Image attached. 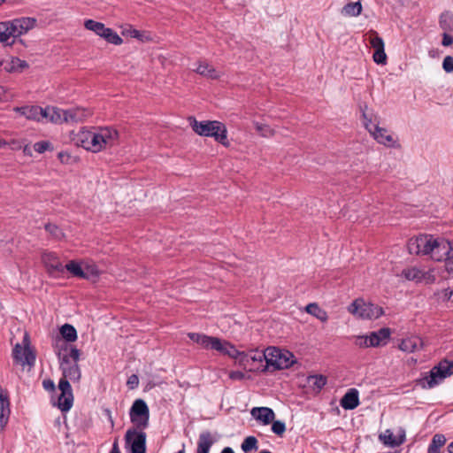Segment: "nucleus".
I'll return each mask as SVG.
<instances>
[{
    "label": "nucleus",
    "instance_id": "obj_1",
    "mask_svg": "<svg viewBox=\"0 0 453 453\" xmlns=\"http://www.w3.org/2000/svg\"><path fill=\"white\" fill-rule=\"evenodd\" d=\"M73 142L91 153L113 147L119 140L118 131L110 126L84 127L71 134Z\"/></svg>",
    "mask_w": 453,
    "mask_h": 453
},
{
    "label": "nucleus",
    "instance_id": "obj_2",
    "mask_svg": "<svg viewBox=\"0 0 453 453\" xmlns=\"http://www.w3.org/2000/svg\"><path fill=\"white\" fill-rule=\"evenodd\" d=\"M408 250L412 255L428 256L434 261H446L447 268L452 270L453 243L441 237L420 234L408 242Z\"/></svg>",
    "mask_w": 453,
    "mask_h": 453
},
{
    "label": "nucleus",
    "instance_id": "obj_3",
    "mask_svg": "<svg viewBox=\"0 0 453 453\" xmlns=\"http://www.w3.org/2000/svg\"><path fill=\"white\" fill-rule=\"evenodd\" d=\"M60 362L59 368L62 372V378L58 382V388L61 391L58 399V407L62 411H68L73 403V395L69 380L73 382H78L81 380V372L78 364L69 360L68 356H60V351L58 353Z\"/></svg>",
    "mask_w": 453,
    "mask_h": 453
},
{
    "label": "nucleus",
    "instance_id": "obj_4",
    "mask_svg": "<svg viewBox=\"0 0 453 453\" xmlns=\"http://www.w3.org/2000/svg\"><path fill=\"white\" fill-rule=\"evenodd\" d=\"M130 418L135 427L129 428L125 434V449L127 453H142V398L133 403Z\"/></svg>",
    "mask_w": 453,
    "mask_h": 453
},
{
    "label": "nucleus",
    "instance_id": "obj_5",
    "mask_svg": "<svg viewBox=\"0 0 453 453\" xmlns=\"http://www.w3.org/2000/svg\"><path fill=\"white\" fill-rule=\"evenodd\" d=\"M193 131L200 136L212 137L225 147H229L227 129L224 123L218 120L198 121L195 117L188 119Z\"/></svg>",
    "mask_w": 453,
    "mask_h": 453
},
{
    "label": "nucleus",
    "instance_id": "obj_6",
    "mask_svg": "<svg viewBox=\"0 0 453 453\" xmlns=\"http://www.w3.org/2000/svg\"><path fill=\"white\" fill-rule=\"evenodd\" d=\"M68 272L78 280H92L99 276L101 270L96 264L88 259L70 260L64 265V273Z\"/></svg>",
    "mask_w": 453,
    "mask_h": 453
},
{
    "label": "nucleus",
    "instance_id": "obj_7",
    "mask_svg": "<svg viewBox=\"0 0 453 453\" xmlns=\"http://www.w3.org/2000/svg\"><path fill=\"white\" fill-rule=\"evenodd\" d=\"M453 374V362L448 360L441 361L434 366L429 374L417 380V385L420 388H433L439 385L444 379Z\"/></svg>",
    "mask_w": 453,
    "mask_h": 453
},
{
    "label": "nucleus",
    "instance_id": "obj_8",
    "mask_svg": "<svg viewBox=\"0 0 453 453\" xmlns=\"http://www.w3.org/2000/svg\"><path fill=\"white\" fill-rule=\"evenodd\" d=\"M83 26L86 30L102 38L108 43L120 45L123 42L122 38L113 29L107 27L102 22L92 19H86L83 21Z\"/></svg>",
    "mask_w": 453,
    "mask_h": 453
},
{
    "label": "nucleus",
    "instance_id": "obj_9",
    "mask_svg": "<svg viewBox=\"0 0 453 453\" xmlns=\"http://www.w3.org/2000/svg\"><path fill=\"white\" fill-rule=\"evenodd\" d=\"M349 311L361 319H375L383 314L381 307L371 303H365L363 299L355 300L348 308Z\"/></svg>",
    "mask_w": 453,
    "mask_h": 453
},
{
    "label": "nucleus",
    "instance_id": "obj_10",
    "mask_svg": "<svg viewBox=\"0 0 453 453\" xmlns=\"http://www.w3.org/2000/svg\"><path fill=\"white\" fill-rule=\"evenodd\" d=\"M22 343H17L12 349V357L17 364L32 366L35 362V353L30 348V341L27 334H25Z\"/></svg>",
    "mask_w": 453,
    "mask_h": 453
},
{
    "label": "nucleus",
    "instance_id": "obj_11",
    "mask_svg": "<svg viewBox=\"0 0 453 453\" xmlns=\"http://www.w3.org/2000/svg\"><path fill=\"white\" fill-rule=\"evenodd\" d=\"M6 21L15 42L18 38L27 35L37 27V19L34 17H20Z\"/></svg>",
    "mask_w": 453,
    "mask_h": 453
},
{
    "label": "nucleus",
    "instance_id": "obj_12",
    "mask_svg": "<svg viewBox=\"0 0 453 453\" xmlns=\"http://www.w3.org/2000/svg\"><path fill=\"white\" fill-rule=\"evenodd\" d=\"M267 356L269 357L268 366L272 365L276 369L288 368L295 363L294 355L291 352L275 347L267 348Z\"/></svg>",
    "mask_w": 453,
    "mask_h": 453
},
{
    "label": "nucleus",
    "instance_id": "obj_13",
    "mask_svg": "<svg viewBox=\"0 0 453 453\" xmlns=\"http://www.w3.org/2000/svg\"><path fill=\"white\" fill-rule=\"evenodd\" d=\"M365 129L378 143L382 144L388 148L400 147L397 142V139L389 134L387 128L381 127L379 125L371 126L370 122L365 124Z\"/></svg>",
    "mask_w": 453,
    "mask_h": 453
},
{
    "label": "nucleus",
    "instance_id": "obj_14",
    "mask_svg": "<svg viewBox=\"0 0 453 453\" xmlns=\"http://www.w3.org/2000/svg\"><path fill=\"white\" fill-rule=\"evenodd\" d=\"M367 36L371 47L374 50L372 55L373 61L377 64L385 65L387 62V55L385 53L383 39L372 29L367 33Z\"/></svg>",
    "mask_w": 453,
    "mask_h": 453
},
{
    "label": "nucleus",
    "instance_id": "obj_15",
    "mask_svg": "<svg viewBox=\"0 0 453 453\" xmlns=\"http://www.w3.org/2000/svg\"><path fill=\"white\" fill-rule=\"evenodd\" d=\"M401 276L406 280L416 281L417 283L422 280L426 281V283L434 280V276L430 272L421 270L416 266L403 269Z\"/></svg>",
    "mask_w": 453,
    "mask_h": 453
},
{
    "label": "nucleus",
    "instance_id": "obj_16",
    "mask_svg": "<svg viewBox=\"0 0 453 453\" xmlns=\"http://www.w3.org/2000/svg\"><path fill=\"white\" fill-rule=\"evenodd\" d=\"M41 121L61 124L65 122V110L55 106L42 108Z\"/></svg>",
    "mask_w": 453,
    "mask_h": 453
},
{
    "label": "nucleus",
    "instance_id": "obj_17",
    "mask_svg": "<svg viewBox=\"0 0 453 453\" xmlns=\"http://www.w3.org/2000/svg\"><path fill=\"white\" fill-rule=\"evenodd\" d=\"M241 365L244 367L250 365V362H257L262 363L263 360H265L266 365H268L269 357L267 356V349L264 351L260 350H250L248 353L240 352L238 354V358H236Z\"/></svg>",
    "mask_w": 453,
    "mask_h": 453
},
{
    "label": "nucleus",
    "instance_id": "obj_18",
    "mask_svg": "<svg viewBox=\"0 0 453 453\" xmlns=\"http://www.w3.org/2000/svg\"><path fill=\"white\" fill-rule=\"evenodd\" d=\"M91 109L82 106H77L65 110V122L78 123L82 122L92 116Z\"/></svg>",
    "mask_w": 453,
    "mask_h": 453
},
{
    "label": "nucleus",
    "instance_id": "obj_19",
    "mask_svg": "<svg viewBox=\"0 0 453 453\" xmlns=\"http://www.w3.org/2000/svg\"><path fill=\"white\" fill-rule=\"evenodd\" d=\"M42 261L50 273H64V265L53 252H44Z\"/></svg>",
    "mask_w": 453,
    "mask_h": 453
},
{
    "label": "nucleus",
    "instance_id": "obj_20",
    "mask_svg": "<svg viewBox=\"0 0 453 453\" xmlns=\"http://www.w3.org/2000/svg\"><path fill=\"white\" fill-rule=\"evenodd\" d=\"M380 440L387 446L397 447L403 443L405 440V432L403 429H399L397 434H395L390 429H387L383 434L380 435Z\"/></svg>",
    "mask_w": 453,
    "mask_h": 453
},
{
    "label": "nucleus",
    "instance_id": "obj_21",
    "mask_svg": "<svg viewBox=\"0 0 453 453\" xmlns=\"http://www.w3.org/2000/svg\"><path fill=\"white\" fill-rule=\"evenodd\" d=\"M13 111L18 114V116H22L28 120L41 122L42 107L35 105H25L21 107H15L13 108Z\"/></svg>",
    "mask_w": 453,
    "mask_h": 453
},
{
    "label": "nucleus",
    "instance_id": "obj_22",
    "mask_svg": "<svg viewBox=\"0 0 453 453\" xmlns=\"http://www.w3.org/2000/svg\"><path fill=\"white\" fill-rule=\"evenodd\" d=\"M391 331L388 327L369 334V344L372 347H380L387 344L390 338Z\"/></svg>",
    "mask_w": 453,
    "mask_h": 453
},
{
    "label": "nucleus",
    "instance_id": "obj_23",
    "mask_svg": "<svg viewBox=\"0 0 453 453\" xmlns=\"http://www.w3.org/2000/svg\"><path fill=\"white\" fill-rule=\"evenodd\" d=\"M221 354L227 355L233 358H238L239 351L228 342L215 337L212 349Z\"/></svg>",
    "mask_w": 453,
    "mask_h": 453
},
{
    "label": "nucleus",
    "instance_id": "obj_24",
    "mask_svg": "<svg viewBox=\"0 0 453 453\" xmlns=\"http://www.w3.org/2000/svg\"><path fill=\"white\" fill-rule=\"evenodd\" d=\"M10 412L8 392L0 388V426L2 428L7 424Z\"/></svg>",
    "mask_w": 453,
    "mask_h": 453
},
{
    "label": "nucleus",
    "instance_id": "obj_25",
    "mask_svg": "<svg viewBox=\"0 0 453 453\" xmlns=\"http://www.w3.org/2000/svg\"><path fill=\"white\" fill-rule=\"evenodd\" d=\"M250 413L257 420L261 421L264 425L272 423L275 417L273 411L268 407H254Z\"/></svg>",
    "mask_w": 453,
    "mask_h": 453
},
{
    "label": "nucleus",
    "instance_id": "obj_26",
    "mask_svg": "<svg viewBox=\"0 0 453 453\" xmlns=\"http://www.w3.org/2000/svg\"><path fill=\"white\" fill-rule=\"evenodd\" d=\"M216 442V438L209 431L199 434L196 453H209L211 446Z\"/></svg>",
    "mask_w": 453,
    "mask_h": 453
},
{
    "label": "nucleus",
    "instance_id": "obj_27",
    "mask_svg": "<svg viewBox=\"0 0 453 453\" xmlns=\"http://www.w3.org/2000/svg\"><path fill=\"white\" fill-rule=\"evenodd\" d=\"M423 348V341L418 336H411L403 339L399 344V349L407 353H412Z\"/></svg>",
    "mask_w": 453,
    "mask_h": 453
},
{
    "label": "nucleus",
    "instance_id": "obj_28",
    "mask_svg": "<svg viewBox=\"0 0 453 453\" xmlns=\"http://www.w3.org/2000/svg\"><path fill=\"white\" fill-rule=\"evenodd\" d=\"M193 71L202 76L213 80L220 77V74L216 71V69L206 61H198L196 63Z\"/></svg>",
    "mask_w": 453,
    "mask_h": 453
},
{
    "label": "nucleus",
    "instance_id": "obj_29",
    "mask_svg": "<svg viewBox=\"0 0 453 453\" xmlns=\"http://www.w3.org/2000/svg\"><path fill=\"white\" fill-rule=\"evenodd\" d=\"M341 406L345 410H353L359 405L358 391L350 388L341 399Z\"/></svg>",
    "mask_w": 453,
    "mask_h": 453
},
{
    "label": "nucleus",
    "instance_id": "obj_30",
    "mask_svg": "<svg viewBox=\"0 0 453 453\" xmlns=\"http://www.w3.org/2000/svg\"><path fill=\"white\" fill-rule=\"evenodd\" d=\"M28 66L25 60L16 57H11L4 60V70L8 73L21 72Z\"/></svg>",
    "mask_w": 453,
    "mask_h": 453
},
{
    "label": "nucleus",
    "instance_id": "obj_31",
    "mask_svg": "<svg viewBox=\"0 0 453 453\" xmlns=\"http://www.w3.org/2000/svg\"><path fill=\"white\" fill-rule=\"evenodd\" d=\"M60 334L62 339H58L57 343L65 344L67 342H73L77 339V332L73 326L70 324H65L60 328Z\"/></svg>",
    "mask_w": 453,
    "mask_h": 453
},
{
    "label": "nucleus",
    "instance_id": "obj_32",
    "mask_svg": "<svg viewBox=\"0 0 453 453\" xmlns=\"http://www.w3.org/2000/svg\"><path fill=\"white\" fill-rule=\"evenodd\" d=\"M0 43L5 46H12L15 43L6 20L0 22Z\"/></svg>",
    "mask_w": 453,
    "mask_h": 453
},
{
    "label": "nucleus",
    "instance_id": "obj_33",
    "mask_svg": "<svg viewBox=\"0 0 453 453\" xmlns=\"http://www.w3.org/2000/svg\"><path fill=\"white\" fill-rule=\"evenodd\" d=\"M362 12V4L359 1L349 3L342 10V13L347 17H357Z\"/></svg>",
    "mask_w": 453,
    "mask_h": 453
},
{
    "label": "nucleus",
    "instance_id": "obj_34",
    "mask_svg": "<svg viewBox=\"0 0 453 453\" xmlns=\"http://www.w3.org/2000/svg\"><path fill=\"white\" fill-rule=\"evenodd\" d=\"M305 311L309 314L316 317L318 319H319L322 322L326 321L328 319L327 313L324 310L320 309L319 307V305L315 303H309L308 305H306Z\"/></svg>",
    "mask_w": 453,
    "mask_h": 453
},
{
    "label": "nucleus",
    "instance_id": "obj_35",
    "mask_svg": "<svg viewBox=\"0 0 453 453\" xmlns=\"http://www.w3.org/2000/svg\"><path fill=\"white\" fill-rule=\"evenodd\" d=\"M440 26L444 31L453 30V15L449 12H445L440 16Z\"/></svg>",
    "mask_w": 453,
    "mask_h": 453
},
{
    "label": "nucleus",
    "instance_id": "obj_36",
    "mask_svg": "<svg viewBox=\"0 0 453 453\" xmlns=\"http://www.w3.org/2000/svg\"><path fill=\"white\" fill-rule=\"evenodd\" d=\"M254 127L257 132L263 137L270 138L275 134V131L267 124H263L259 122H254Z\"/></svg>",
    "mask_w": 453,
    "mask_h": 453
},
{
    "label": "nucleus",
    "instance_id": "obj_37",
    "mask_svg": "<svg viewBox=\"0 0 453 453\" xmlns=\"http://www.w3.org/2000/svg\"><path fill=\"white\" fill-rule=\"evenodd\" d=\"M308 382L313 389L320 390L326 384V378L323 375L309 376Z\"/></svg>",
    "mask_w": 453,
    "mask_h": 453
},
{
    "label": "nucleus",
    "instance_id": "obj_38",
    "mask_svg": "<svg viewBox=\"0 0 453 453\" xmlns=\"http://www.w3.org/2000/svg\"><path fill=\"white\" fill-rule=\"evenodd\" d=\"M242 449L244 452H249L252 449H257V440L254 436H248L242 443Z\"/></svg>",
    "mask_w": 453,
    "mask_h": 453
},
{
    "label": "nucleus",
    "instance_id": "obj_39",
    "mask_svg": "<svg viewBox=\"0 0 453 453\" xmlns=\"http://www.w3.org/2000/svg\"><path fill=\"white\" fill-rule=\"evenodd\" d=\"M272 431L275 434H277L279 436H282L283 434L286 431V425H285V423L283 421H280V420L273 421Z\"/></svg>",
    "mask_w": 453,
    "mask_h": 453
},
{
    "label": "nucleus",
    "instance_id": "obj_40",
    "mask_svg": "<svg viewBox=\"0 0 453 453\" xmlns=\"http://www.w3.org/2000/svg\"><path fill=\"white\" fill-rule=\"evenodd\" d=\"M34 148L38 153H43L46 150H51L53 149L52 144L48 141H40L35 142Z\"/></svg>",
    "mask_w": 453,
    "mask_h": 453
},
{
    "label": "nucleus",
    "instance_id": "obj_41",
    "mask_svg": "<svg viewBox=\"0 0 453 453\" xmlns=\"http://www.w3.org/2000/svg\"><path fill=\"white\" fill-rule=\"evenodd\" d=\"M446 442V438L441 434H436L433 436L432 441L429 444L430 446L434 448L441 449Z\"/></svg>",
    "mask_w": 453,
    "mask_h": 453
},
{
    "label": "nucleus",
    "instance_id": "obj_42",
    "mask_svg": "<svg viewBox=\"0 0 453 453\" xmlns=\"http://www.w3.org/2000/svg\"><path fill=\"white\" fill-rule=\"evenodd\" d=\"M369 334L367 335H357L355 336L354 343L356 346L359 348H371L372 346L369 344Z\"/></svg>",
    "mask_w": 453,
    "mask_h": 453
},
{
    "label": "nucleus",
    "instance_id": "obj_43",
    "mask_svg": "<svg viewBox=\"0 0 453 453\" xmlns=\"http://www.w3.org/2000/svg\"><path fill=\"white\" fill-rule=\"evenodd\" d=\"M362 117H363V123H364L365 127L366 123H370V119H371V126H375V125L380 124V121L378 119L379 118L377 116L373 115L372 113H367L365 111H363Z\"/></svg>",
    "mask_w": 453,
    "mask_h": 453
},
{
    "label": "nucleus",
    "instance_id": "obj_44",
    "mask_svg": "<svg viewBox=\"0 0 453 453\" xmlns=\"http://www.w3.org/2000/svg\"><path fill=\"white\" fill-rule=\"evenodd\" d=\"M215 337L203 334L200 346L206 349H211Z\"/></svg>",
    "mask_w": 453,
    "mask_h": 453
},
{
    "label": "nucleus",
    "instance_id": "obj_45",
    "mask_svg": "<svg viewBox=\"0 0 453 453\" xmlns=\"http://www.w3.org/2000/svg\"><path fill=\"white\" fill-rule=\"evenodd\" d=\"M215 337L203 334L200 346L206 349H211Z\"/></svg>",
    "mask_w": 453,
    "mask_h": 453
},
{
    "label": "nucleus",
    "instance_id": "obj_46",
    "mask_svg": "<svg viewBox=\"0 0 453 453\" xmlns=\"http://www.w3.org/2000/svg\"><path fill=\"white\" fill-rule=\"evenodd\" d=\"M46 230L57 239L64 237L63 232L55 225H47Z\"/></svg>",
    "mask_w": 453,
    "mask_h": 453
},
{
    "label": "nucleus",
    "instance_id": "obj_47",
    "mask_svg": "<svg viewBox=\"0 0 453 453\" xmlns=\"http://www.w3.org/2000/svg\"><path fill=\"white\" fill-rule=\"evenodd\" d=\"M442 68L446 73L453 72V57L447 56L442 62Z\"/></svg>",
    "mask_w": 453,
    "mask_h": 453
},
{
    "label": "nucleus",
    "instance_id": "obj_48",
    "mask_svg": "<svg viewBox=\"0 0 453 453\" xmlns=\"http://www.w3.org/2000/svg\"><path fill=\"white\" fill-rule=\"evenodd\" d=\"M80 355H81L80 350L77 348H75V347H72L70 349L69 353L68 354H65L64 356H68L69 357V360L78 364V361L80 359Z\"/></svg>",
    "mask_w": 453,
    "mask_h": 453
},
{
    "label": "nucleus",
    "instance_id": "obj_49",
    "mask_svg": "<svg viewBox=\"0 0 453 453\" xmlns=\"http://www.w3.org/2000/svg\"><path fill=\"white\" fill-rule=\"evenodd\" d=\"M127 386L130 389H134L139 386V377L136 374H132L128 377Z\"/></svg>",
    "mask_w": 453,
    "mask_h": 453
},
{
    "label": "nucleus",
    "instance_id": "obj_50",
    "mask_svg": "<svg viewBox=\"0 0 453 453\" xmlns=\"http://www.w3.org/2000/svg\"><path fill=\"white\" fill-rule=\"evenodd\" d=\"M452 295H453V290L449 288H447L442 292L437 294L438 299H441L442 301L450 300Z\"/></svg>",
    "mask_w": 453,
    "mask_h": 453
},
{
    "label": "nucleus",
    "instance_id": "obj_51",
    "mask_svg": "<svg viewBox=\"0 0 453 453\" xmlns=\"http://www.w3.org/2000/svg\"><path fill=\"white\" fill-rule=\"evenodd\" d=\"M122 35L127 37H138L139 31L134 29L131 26H128L122 30Z\"/></svg>",
    "mask_w": 453,
    "mask_h": 453
},
{
    "label": "nucleus",
    "instance_id": "obj_52",
    "mask_svg": "<svg viewBox=\"0 0 453 453\" xmlns=\"http://www.w3.org/2000/svg\"><path fill=\"white\" fill-rule=\"evenodd\" d=\"M42 387L46 391H49V392H54L56 390L55 383L50 379L43 380Z\"/></svg>",
    "mask_w": 453,
    "mask_h": 453
},
{
    "label": "nucleus",
    "instance_id": "obj_53",
    "mask_svg": "<svg viewBox=\"0 0 453 453\" xmlns=\"http://www.w3.org/2000/svg\"><path fill=\"white\" fill-rule=\"evenodd\" d=\"M203 334H199V333H188V336L191 341H193L194 342L200 345V342L202 340Z\"/></svg>",
    "mask_w": 453,
    "mask_h": 453
},
{
    "label": "nucleus",
    "instance_id": "obj_54",
    "mask_svg": "<svg viewBox=\"0 0 453 453\" xmlns=\"http://www.w3.org/2000/svg\"><path fill=\"white\" fill-rule=\"evenodd\" d=\"M453 43V36L447 34L446 32L443 34L441 44L443 46H449Z\"/></svg>",
    "mask_w": 453,
    "mask_h": 453
},
{
    "label": "nucleus",
    "instance_id": "obj_55",
    "mask_svg": "<svg viewBox=\"0 0 453 453\" xmlns=\"http://www.w3.org/2000/svg\"><path fill=\"white\" fill-rule=\"evenodd\" d=\"M58 158L64 164H68L71 158V156L67 152H60L58 153Z\"/></svg>",
    "mask_w": 453,
    "mask_h": 453
},
{
    "label": "nucleus",
    "instance_id": "obj_56",
    "mask_svg": "<svg viewBox=\"0 0 453 453\" xmlns=\"http://www.w3.org/2000/svg\"><path fill=\"white\" fill-rule=\"evenodd\" d=\"M149 419V408L147 404L143 402V428L147 426V421Z\"/></svg>",
    "mask_w": 453,
    "mask_h": 453
},
{
    "label": "nucleus",
    "instance_id": "obj_57",
    "mask_svg": "<svg viewBox=\"0 0 453 453\" xmlns=\"http://www.w3.org/2000/svg\"><path fill=\"white\" fill-rule=\"evenodd\" d=\"M244 376V373L242 372H231L229 374V377L233 380H242Z\"/></svg>",
    "mask_w": 453,
    "mask_h": 453
},
{
    "label": "nucleus",
    "instance_id": "obj_58",
    "mask_svg": "<svg viewBox=\"0 0 453 453\" xmlns=\"http://www.w3.org/2000/svg\"><path fill=\"white\" fill-rule=\"evenodd\" d=\"M111 453H120V450H119V444H118L117 441H114V443L112 445V448H111Z\"/></svg>",
    "mask_w": 453,
    "mask_h": 453
},
{
    "label": "nucleus",
    "instance_id": "obj_59",
    "mask_svg": "<svg viewBox=\"0 0 453 453\" xmlns=\"http://www.w3.org/2000/svg\"><path fill=\"white\" fill-rule=\"evenodd\" d=\"M427 453H441L440 449L428 446Z\"/></svg>",
    "mask_w": 453,
    "mask_h": 453
},
{
    "label": "nucleus",
    "instance_id": "obj_60",
    "mask_svg": "<svg viewBox=\"0 0 453 453\" xmlns=\"http://www.w3.org/2000/svg\"><path fill=\"white\" fill-rule=\"evenodd\" d=\"M5 92H6L5 88L4 87L0 86V99L1 100L4 99Z\"/></svg>",
    "mask_w": 453,
    "mask_h": 453
},
{
    "label": "nucleus",
    "instance_id": "obj_61",
    "mask_svg": "<svg viewBox=\"0 0 453 453\" xmlns=\"http://www.w3.org/2000/svg\"><path fill=\"white\" fill-rule=\"evenodd\" d=\"M221 453H234V450L230 447H226Z\"/></svg>",
    "mask_w": 453,
    "mask_h": 453
},
{
    "label": "nucleus",
    "instance_id": "obj_62",
    "mask_svg": "<svg viewBox=\"0 0 453 453\" xmlns=\"http://www.w3.org/2000/svg\"><path fill=\"white\" fill-rule=\"evenodd\" d=\"M9 142H7L5 140L0 138V149L5 147Z\"/></svg>",
    "mask_w": 453,
    "mask_h": 453
},
{
    "label": "nucleus",
    "instance_id": "obj_63",
    "mask_svg": "<svg viewBox=\"0 0 453 453\" xmlns=\"http://www.w3.org/2000/svg\"><path fill=\"white\" fill-rule=\"evenodd\" d=\"M23 151L27 155H31V150L27 145L24 147Z\"/></svg>",
    "mask_w": 453,
    "mask_h": 453
},
{
    "label": "nucleus",
    "instance_id": "obj_64",
    "mask_svg": "<svg viewBox=\"0 0 453 453\" xmlns=\"http://www.w3.org/2000/svg\"><path fill=\"white\" fill-rule=\"evenodd\" d=\"M449 453H453V441L448 445Z\"/></svg>",
    "mask_w": 453,
    "mask_h": 453
}]
</instances>
